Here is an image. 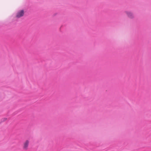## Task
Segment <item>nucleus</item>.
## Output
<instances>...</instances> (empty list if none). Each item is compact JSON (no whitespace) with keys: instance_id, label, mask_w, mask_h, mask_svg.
I'll return each mask as SVG.
<instances>
[{"instance_id":"nucleus-1","label":"nucleus","mask_w":151,"mask_h":151,"mask_svg":"<svg viewBox=\"0 0 151 151\" xmlns=\"http://www.w3.org/2000/svg\"><path fill=\"white\" fill-rule=\"evenodd\" d=\"M24 11L23 10H21L19 11L17 13L16 17L17 18H20L24 16Z\"/></svg>"},{"instance_id":"nucleus-2","label":"nucleus","mask_w":151,"mask_h":151,"mask_svg":"<svg viewBox=\"0 0 151 151\" xmlns=\"http://www.w3.org/2000/svg\"><path fill=\"white\" fill-rule=\"evenodd\" d=\"M29 143V141L26 140L23 144V148L25 150L27 149Z\"/></svg>"},{"instance_id":"nucleus-3","label":"nucleus","mask_w":151,"mask_h":151,"mask_svg":"<svg viewBox=\"0 0 151 151\" xmlns=\"http://www.w3.org/2000/svg\"><path fill=\"white\" fill-rule=\"evenodd\" d=\"M127 13L128 17L130 18H132L133 17V15L131 12H127Z\"/></svg>"},{"instance_id":"nucleus-4","label":"nucleus","mask_w":151,"mask_h":151,"mask_svg":"<svg viewBox=\"0 0 151 151\" xmlns=\"http://www.w3.org/2000/svg\"><path fill=\"white\" fill-rule=\"evenodd\" d=\"M2 119L3 120H2V121L3 122H4V121H6V120L7 119L6 118H3Z\"/></svg>"}]
</instances>
